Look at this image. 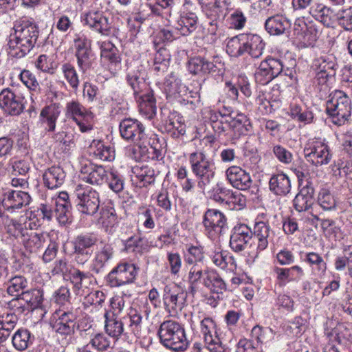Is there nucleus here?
I'll list each match as a JSON object with an SVG mask.
<instances>
[{
  "instance_id": "nucleus-1",
  "label": "nucleus",
  "mask_w": 352,
  "mask_h": 352,
  "mask_svg": "<svg viewBox=\"0 0 352 352\" xmlns=\"http://www.w3.org/2000/svg\"><path fill=\"white\" fill-rule=\"evenodd\" d=\"M13 29L8 43L9 54L16 58L24 57L37 43L38 28L33 19L22 17L14 22Z\"/></svg>"
},
{
  "instance_id": "nucleus-2",
  "label": "nucleus",
  "mask_w": 352,
  "mask_h": 352,
  "mask_svg": "<svg viewBox=\"0 0 352 352\" xmlns=\"http://www.w3.org/2000/svg\"><path fill=\"white\" fill-rule=\"evenodd\" d=\"M104 317V331L111 338L118 340L122 334H127L124 332V326L135 337L141 336L143 326V316L140 310L131 307L127 315L122 319H118L115 314H111V311L106 310Z\"/></svg>"
},
{
  "instance_id": "nucleus-3",
  "label": "nucleus",
  "mask_w": 352,
  "mask_h": 352,
  "mask_svg": "<svg viewBox=\"0 0 352 352\" xmlns=\"http://www.w3.org/2000/svg\"><path fill=\"white\" fill-rule=\"evenodd\" d=\"M160 342L166 348L175 351H182L188 345L184 328L173 320L164 321L157 331Z\"/></svg>"
},
{
  "instance_id": "nucleus-4",
  "label": "nucleus",
  "mask_w": 352,
  "mask_h": 352,
  "mask_svg": "<svg viewBox=\"0 0 352 352\" xmlns=\"http://www.w3.org/2000/svg\"><path fill=\"white\" fill-rule=\"evenodd\" d=\"M326 112L332 122L338 126L349 120L351 112V102L349 96L342 91L336 90L329 95L326 104Z\"/></svg>"
},
{
  "instance_id": "nucleus-5",
  "label": "nucleus",
  "mask_w": 352,
  "mask_h": 352,
  "mask_svg": "<svg viewBox=\"0 0 352 352\" xmlns=\"http://www.w3.org/2000/svg\"><path fill=\"white\" fill-rule=\"evenodd\" d=\"M214 164L212 162V155L199 153V188L207 197L223 203L225 198L219 194L213 193L217 186L214 181Z\"/></svg>"
},
{
  "instance_id": "nucleus-6",
  "label": "nucleus",
  "mask_w": 352,
  "mask_h": 352,
  "mask_svg": "<svg viewBox=\"0 0 352 352\" xmlns=\"http://www.w3.org/2000/svg\"><path fill=\"white\" fill-rule=\"evenodd\" d=\"M75 193L78 199V210L87 215L93 216L100 208L99 193L91 188H84L79 184L76 186Z\"/></svg>"
},
{
  "instance_id": "nucleus-7",
  "label": "nucleus",
  "mask_w": 352,
  "mask_h": 352,
  "mask_svg": "<svg viewBox=\"0 0 352 352\" xmlns=\"http://www.w3.org/2000/svg\"><path fill=\"white\" fill-rule=\"evenodd\" d=\"M98 238L94 233L84 232L75 236L72 242L76 261L81 265L91 257L92 248L96 244Z\"/></svg>"
},
{
  "instance_id": "nucleus-8",
  "label": "nucleus",
  "mask_w": 352,
  "mask_h": 352,
  "mask_svg": "<svg viewBox=\"0 0 352 352\" xmlns=\"http://www.w3.org/2000/svg\"><path fill=\"white\" fill-rule=\"evenodd\" d=\"M119 129L123 139L133 142L139 148H142L146 135L145 127L141 122L136 119L125 118L120 122Z\"/></svg>"
},
{
  "instance_id": "nucleus-9",
  "label": "nucleus",
  "mask_w": 352,
  "mask_h": 352,
  "mask_svg": "<svg viewBox=\"0 0 352 352\" xmlns=\"http://www.w3.org/2000/svg\"><path fill=\"white\" fill-rule=\"evenodd\" d=\"M187 293L177 285H166L164 288V309L171 316H175L184 308Z\"/></svg>"
},
{
  "instance_id": "nucleus-10",
  "label": "nucleus",
  "mask_w": 352,
  "mask_h": 352,
  "mask_svg": "<svg viewBox=\"0 0 352 352\" xmlns=\"http://www.w3.org/2000/svg\"><path fill=\"white\" fill-rule=\"evenodd\" d=\"M137 274L135 265L126 262L120 263L108 274L107 280L112 287H120L133 283Z\"/></svg>"
},
{
  "instance_id": "nucleus-11",
  "label": "nucleus",
  "mask_w": 352,
  "mask_h": 352,
  "mask_svg": "<svg viewBox=\"0 0 352 352\" xmlns=\"http://www.w3.org/2000/svg\"><path fill=\"white\" fill-rule=\"evenodd\" d=\"M91 45L90 40L85 36H78L74 39L77 65L82 74H86L92 67L95 60Z\"/></svg>"
},
{
  "instance_id": "nucleus-12",
  "label": "nucleus",
  "mask_w": 352,
  "mask_h": 352,
  "mask_svg": "<svg viewBox=\"0 0 352 352\" xmlns=\"http://www.w3.org/2000/svg\"><path fill=\"white\" fill-rule=\"evenodd\" d=\"M283 64L278 58H267L263 60L256 69L254 76L256 83L267 85L283 72Z\"/></svg>"
},
{
  "instance_id": "nucleus-13",
  "label": "nucleus",
  "mask_w": 352,
  "mask_h": 352,
  "mask_svg": "<svg viewBox=\"0 0 352 352\" xmlns=\"http://www.w3.org/2000/svg\"><path fill=\"white\" fill-rule=\"evenodd\" d=\"M337 64L332 56H324L314 60L311 68L318 84H324L336 75Z\"/></svg>"
},
{
  "instance_id": "nucleus-14",
  "label": "nucleus",
  "mask_w": 352,
  "mask_h": 352,
  "mask_svg": "<svg viewBox=\"0 0 352 352\" xmlns=\"http://www.w3.org/2000/svg\"><path fill=\"white\" fill-rule=\"evenodd\" d=\"M0 107L3 111L11 116L20 115L24 108V98L7 88L0 93Z\"/></svg>"
},
{
  "instance_id": "nucleus-15",
  "label": "nucleus",
  "mask_w": 352,
  "mask_h": 352,
  "mask_svg": "<svg viewBox=\"0 0 352 352\" xmlns=\"http://www.w3.org/2000/svg\"><path fill=\"white\" fill-rule=\"evenodd\" d=\"M126 80L133 91L135 97L149 89L145 70L140 65H131L127 67Z\"/></svg>"
},
{
  "instance_id": "nucleus-16",
  "label": "nucleus",
  "mask_w": 352,
  "mask_h": 352,
  "mask_svg": "<svg viewBox=\"0 0 352 352\" xmlns=\"http://www.w3.org/2000/svg\"><path fill=\"white\" fill-rule=\"evenodd\" d=\"M226 223V218L217 210L208 209L203 218L204 232L209 238L213 239L221 233Z\"/></svg>"
},
{
  "instance_id": "nucleus-17",
  "label": "nucleus",
  "mask_w": 352,
  "mask_h": 352,
  "mask_svg": "<svg viewBox=\"0 0 352 352\" xmlns=\"http://www.w3.org/2000/svg\"><path fill=\"white\" fill-rule=\"evenodd\" d=\"M304 154L307 162L317 166L327 164L331 159L329 146L320 142L306 146Z\"/></svg>"
},
{
  "instance_id": "nucleus-18",
  "label": "nucleus",
  "mask_w": 352,
  "mask_h": 352,
  "mask_svg": "<svg viewBox=\"0 0 352 352\" xmlns=\"http://www.w3.org/2000/svg\"><path fill=\"white\" fill-rule=\"evenodd\" d=\"M253 240V232L245 224L236 225L232 230L230 246L236 252L245 250L248 244Z\"/></svg>"
},
{
  "instance_id": "nucleus-19",
  "label": "nucleus",
  "mask_w": 352,
  "mask_h": 352,
  "mask_svg": "<svg viewBox=\"0 0 352 352\" xmlns=\"http://www.w3.org/2000/svg\"><path fill=\"white\" fill-rule=\"evenodd\" d=\"M114 252L113 244L101 242L95 252L91 267V270L96 274L103 272L106 264L113 258Z\"/></svg>"
},
{
  "instance_id": "nucleus-20",
  "label": "nucleus",
  "mask_w": 352,
  "mask_h": 352,
  "mask_svg": "<svg viewBox=\"0 0 352 352\" xmlns=\"http://www.w3.org/2000/svg\"><path fill=\"white\" fill-rule=\"evenodd\" d=\"M53 324L54 331L62 336H72L75 332L77 316L72 311H60Z\"/></svg>"
},
{
  "instance_id": "nucleus-21",
  "label": "nucleus",
  "mask_w": 352,
  "mask_h": 352,
  "mask_svg": "<svg viewBox=\"0 0 352 352\" xmlns=\"http://www.w3.org/2000/svg\"><path fill=\"white\" fill-rule=\"evenodd\" d=\"M226 176L233 187L241 190H248L252 184L250 174L239 166H232L228 168Z\"/></svg>"
},
{
  "instance_id": "nucleus-22",
  "label": "nucleus",
  "mask_w": 352,
  "mask_h": 352,
  "mask_svg": "<svg viewBox=\"0 0 352 352\" xmlns=\"http://www.w3.org/2000/svg\"><path fill=\"white\" fill-rule=\"evenodd\" d=\"M314 188L310 181H307L305 184L300 188L298 193L293 200L294 208L298 212L308 210L314 202Z\"/></svg>"
},
{
  "instance_id": "nucleus-23",
  "label": "nucleus",
  "mask_w": 352,
  "mask_h": 352,
  "mask_svg": "<svg viewBox=\"0 0 352 352\" xmlns=\"http://www.w3.org/2000/svg\"><path fill=\"white\" fill-rule=\"evenodd\" d=\"M28 192L21 190H9L3 195L2 205L8 210L19 209L28 206L31 201Z\"/></svg>"
},
{
  "instance_id": "nucleus-24",
  "label": "nucleus",
  "mask_w": 352,
  "mask_h": 352,
  "mask_svg": "<svg viewBox=\"0 0 352 352\" xmlns=\"http://www.w3.org/2000/svg\"><path fill=\"white\" fill-rule=\"evenodd\" d=\"M82 179L92 185H102L107 180V173L102 166L89 163L81 168Z\"/></svg>"
},
{
  "instance_id": "nucleus-25",
  "label": "nucleus",
  "mask_w": 352,
  "mask_h": 352,
  "mask_svg": "<svg viewBox=\"0 0 352 352\" xmlns=\"http://www.w3.org/2000/svg\"><path fill=\"white\" fill-rule=\"evenodd\" d=\"M85 23L91 29L102 35H109L111 32V23L109 19L100 12L92 11L85 15Z\"/></svg>"
},
{
  "instance_id": "nucleus-26",
  "label": "nucleus",
  "mask_w": 352,
  "mask_h": 352,
  "mask_svg": "<svg viewBox=\"0 0 352 352\" xmlns=\"http://www.w3.org/2000/svg\"><path fill=\"white\" fill-rule=\"evenodd\" d=\"M269 189L277 196H286L291 191V181L283 172L272 175L269 180Z\"/></svg>"
},
{
  "instance_id": "nucleus-27",
  "label": "nucleus",
  "mask_w": 352,
  "mask_h": 352,
  "mask_svg": "<svg viewBox=\"0 0 352 352\" xmlns=\"http://www.w3.org/2000/svg\"><path fill=\"white\" fill-rule=\"evenodd\" d=\"M140 113L146 118L151 120L156 114V100L153 96V91L148 89L137 97Z\"/></svg>"
},
{
  "instance_id": "nucleus-28",
  "label": "nucleus",
  "mask_w": 352,
  "mask_h": 352,
  "mask_svg": "<svg viewBox=\"0 0 352 352\" xmlns=\"http://www.w3.org/2000/svg\"><path fill=\"white\" fill-rule=\"evenodd\" d=\"M243 54L248 53L252 58H258L263 53L265 43L261 37L257 34H245L242 39Z\"/></svg>"
},
{
  "instance_id": "nucleus-29",
  "label": "nucleus",
  "mask_w": 352,
  "mask_h": 352,
  "mask_svg": "<svg viewBox=\"0 0 352 352\" xmlns=\"http://www.w3.org/2000/svg\"><path fill=\"white\" fill-rule=\"evenodd\" d=\"M185 261L186 263L193 265L190 270L188 280L190 284V292L195 295L197 292L198 281V270L196 267L198 261V248L197 246L190 245L188 248L187 252L185 254Z\"/></svg>"
},
{
  "instance_id": "nucleus-30",
  "label": "nucleus",
  "mask_w": 352,
  "mask_h": 352,
  "mask_svg": "<svg viewBox=\"0 0 352 352\" xmlns=\"http://www.w3.org/2000/svg\"><path fill=\"white\" fill-rule=\"evenodd\" d=\"M199 282L210 292L221 293L226 284L219 275L213 270L199 272Z\"/></svg>"
},
{
  "instance_id": "nucleus-31",
  "label": "nucleus",
  "mask_w": 352,
  "mask_h": 352,
  "mask_svg": "<svg viewBox=\"0 0 352 352\" xmlns=\"http://www.w3.org/2000/svg\"><path fill=\"white\" fill-rule=\"evenodd\" d=\"M66 174L60 166H52L47 169L43 175L44 184L49 189L60 187L65 179Z\"/></svg>"
},
{
  "instance_id": "nucleus-32",
  "label": "nucleus",
  "mask_w": 352,
  "mask_h": 352,
  "mask_svg": "<svg viewBox=\"0 0 352 352\" xmlns=\"http://www.w3.org/2000/svg\"><path fill=\"white\" fill-rule=\"evenodd\" d=\"M252 232L253 241L254 243H257L256 253L255 255V256H257L258 253L265 250L268 245L270 227L265 222H257L254 225V231Z\"/></svg>"
},
{
  "instance_id": "nucleus-33",
  "label": "nucleus",
  "mask_w": 352,
  "mask_h": 352,
  "mask_svg": "<svg viewBox=\"0 0 352 352\" xmlns=\"http://www.w3.org/2000/svg\"><path fill=\"white\" fill-rule=\"evenodd\" d=\"M289 27V21L282 15L276 14L266 19L265 30L271 35L283 34Z\"/></svg>"
},
{
  "instance_id": "nucleus-34",
  "label": "nucleus",
  "mask_w": 352,
  "mask_h": 352,
  "mask_svg": "<svg viewBox=\"0 0 352 352\" xmlns=\"http://www.w3.org/2000/svg\"><path fill=\"white\" fill-rule=\"evenodd\" d=\"M60 114V108L56 104L47 106L42 109L40 116L45 130L49 132L54 131L56 122Z\"/></svg>"
},
{
  "instance_id": "nucleus-35",
  "label": "nucleus",
  "mask_w": 352,
  "mask_h": 352,
  "mask_svg": "<svg viewBox=\"0 0 352 352\" xmlns=\"http://www.w3.org/2000/svg\"><path fill=\"white\" fill-rule=\"evenodd\" d=\"M334 267L338 272L346 271L348 275L352 277V245L343 246L342 254L335 258Z\"/></svg>"
},
{
  "instance_id": "nucleus-36",
  "label": "nucleus",
  "mask_w": 352,
  "mask_h": 352,
  "mask_svg": "<svg viewBox=\"0 0 352 352\" xmlns=\"http://www.w3.org/2000/svg\"><path fill=\"white\" fill-rule=\"evenodd\" d=\"M302 259L313 270L316 275H324L327 270V262L324 260L321 254L309 252L304 253Z\"/></svg>"
},
{
  "instance_id": "nucleus-37",
  "label": "nucleus",
  "mask_w": 352,
  "mask_h": 352,
  "mask_svg": "<svg viewBox=\"0 0 352 352\" xmlns=\"http://www.w3.org/2000/svg\"><path fill=\"white\" fill-rule=\"evenodd\" d=\"M45 242V237L43 233L30 232L27 234L22 243L26 251L30 253H36L43 248Z\"/></svg>"
},
{
  "instance_id": "nucleus-38",
  "label": "nucleus",
  "mask_w": 352,
  "mask_h": 352,
  "mask_svg": "<svg viewBox=\"0 0 352 352\" xmlns=\"http://www.w3.org/2000/svg\"><path fill=\"white\" fill-rule=\"evenodd\" d=\"M94 155L103 161H112L115 158L113 149L110 146L105 145L100 140H93L89 146Z\"/></svg>"
},
{
  "instance_id": "nucleus-39",
  "label": "nucleus",
  "mask_w": 352,
  "mask_h": 352,
  "mask_svg": "<svg viewBox=\"0 0 352 352\" xmlns=\"http://www.w3.org/2000/svg\"><path fill=\"white\" fill-rule=\"evenodd\" d=\"M230 127L232 129L236 138L241 135H246L250 130V122L243 113H238L234 118H230Z\"/></svg>"
},
{
  "instance_id": "nucleus-40",
  "label": "nucleus",
  "mask_w": 352,
  "mask_h": 352,
  "mask_svg": "<svg viewBox=\"0 0 352 352\" xmlns=\"http://www.w3.org/2000/svg\"><path fill=\"white\" fill-rule=\"evenodd\" d=\"M28 285V282L23 276L16 275L10 276L6 287L9 295L19 296L24 292Z\"/></svg>"
},
{
  "instance_id": "nucleus-41",
  "label": "nucleus",
  "mask_w": 352,
  "mask_h": 352,
  "mask_svg": "<svg viewBox=\"0 0 352 352\" xmlns=\"http://www.w3.org/2000/svg\"><path fill=\"white\" fill-rule=\"evenodd\" d=\"M21 295V299L25 303L28 310L41 307L43 301V292L41 289H34L24 291Z\"/></svg>"
},
{
  "instance_id": "nucleus-42",
  "label": "nucleus",
  "mask_w": 352,
  "mask_h": 352,
  "mask_svg": "<svg viewBox=\"0 0 352 352\" xmlns=\"http://www.w3.org/2000/svg\"><path fill=\"white\" fill-rule=\"evenodd\" d=\"M135 177L139 179L140 187H147L155 181V170L147 166H136L133 168Z\"/></svg>"
},
{
  "instance_id": "nucleus-43",
  "label": "nucleus",
  "mask_w": 352,
  "mask_h": 352,
  "mask_svg": "<svg viewBox=\"0 0 352 352\" xmlns=\"http://www.w3.org/2000/svg\"><path fill=\"white\" fill-rule=\"evenodd\" d=\"M310 14L325 26H330L333 23V10L322 4H318L310 8Z\"/></svg>"
},
{
  "instance_id": "nucleus-44",
  "label": "nucleus",
  "mask_w": 352,
  "mask_h": 352,
  "mask_svg": "<svg viewBox=\"0 0 352 352\" xmlns=\"http://www.w3.org/2000/svg\"><path fill=\"white\" fill-rule=\"evenodd\" d=\"M186 87L183 85L180 79L171 73L167 76L164 82V89L169 96L177 97L185 91Z\"/></svg>"
},
{
  "instance_id": "nucleus-45",
  "label": "nucleus",
  "mask_w": 352,
  "mask_h": 352,
  "mask_svg": "<svg viewBox=\"0 0 352 352\" xmlns=\"http://www.w3.org/2000/svg\"><path fill=\"white\" fill-rule=\"evenodd\" d=\"M208 25H209L208 28V33L206 36L203 37V41H206V46H204V49L207 51L208 55L212 56V50H214L213 43L215 40L214 34L217 31V24L215 20H206L201 23V26L203 27L204 30H205Z\"/></svg>"
},
{
  "instance_id": "nucleus-46",
  "label": "nucleus",
  "mask_w": 352,
  "mask_h": 352,
  "mask_svg": "<svg viewBox=\"0 0 352 352\" xmlns=\"http://www.w3.org/2000/svg\"><path fill=\"white\" fill-rule=\"evenodd\" d=\"M12 341L15 349L19 351H23L32 342V339L28 330L20 329L14 334Z\"/></svg>"
},
{
  "instance_id": "nucleus-47",
  "label": "nucleus",
  "mask_w": 352,
  "mask_h": 352,
  "mask_svg": "<svg viewBox=\"0 0 352 352\" xmlns=\"http://www.w3.org/2000/svg\"><path fill=\"white\" fill-rule=\"evenodd\" d=\"M317 202L325 211H331L336 208V200L333 195L327 188H322L318 195Z\"/></svg>"
},
{
  "instance_id": "nucleus-48",
  "label": "nucleus",
  "mask_w": 352,
  "mask_h": 352,
  "mask_svg": "<svg viewBox=\"0 0 352 352\" xmlns=\"http://www.w3.org/2000/svg\"><path fill=\"white\" fill-rule=\"evenodd\" d=\"M53 139L56 142L61 143L65 148H70L75 146V133L74 130L68 126H65L61 131L54 133Z\"/></svg>"
},
{
  "instance_id": "nucleus-49",
  "label": "nucleus",
  "mask_w": 352,
  "mask_h": 352,
  "mask_svg": "<svg viewBox=\"0 0 352 352\" xmlns=\"http://www.w3.org/2000/svg\"><path fill=\"white\" fill-rule=\"evenodd\" d=\"M67 114L75 121L80 118H91V112L88 111L79 102L72 100L67 104Z\"/></svg>"
},
{
  "instance_id": "nucleus-50",
  "label": "nucleus",
  "mask_w": 352,
  "mask_h": 352,
  "mask_svg": "<svg viewBox=\"0 0 352 352\" xmlns=\"http://www.w3.org/2000/svg\"><path fill=\"white\" fill-rule=\"evenodd\" d=\"M243 38H245V34H241L229 39L226 45L227 53L234 57L243 55L242 45Z\"/></svg>"
},
{
  "instance_id": "nucleus-51",
  "label": "nucleus",
  "mask_w": 352,
  "mask_h": 352,
  "mask_svg": "<svg viewBox=\"0 0 352 352\" xmlns=\"http://www.w3.org/2000/svg\"><path fill=\"white\" fill-rule=\"evenodd\" d=\"M290 115L294 120H297L305 124L313 122L314 113L307 108H302L299 105H294L291 107Z\"/></svg>"
},
{
  "instance_id": "nucleus-52",
  "label": "nucleus",
  "mask_w": 352,
  "mask_h": 352,
  "mask_svg": "<svg viewBox=\"0 0 352 352\" xmlns=\"http://www.w3.org/2000/svg\"><path fill=\"white\" fill-rule=\"evenodd\" d=\"M71 204H60L55 205L54 215L58 223L65 226L72 221Z\"/></svg>"
},
{
  "instance_id": "nucleus-53",
  "label": "nucleus",
  "mask_w": 352,
  "mask_h": 352,
  "mask_svg": "<svg viewBox=\"0 0 352 352\" xmlns=\"http://www.w3.org/2000/svg\"><path fill=\"white\" fill-rule=\"evenodd\" d=\"M61 70L69 85L74 89L76 90L78 87L80 81L75 67L70 63H64L61 66Z\"/></svg>"
},
{
  "instance_id": "nucleus-54",
  "label": "nucleus",
  "mask_w": 352,
  "mask_h": 352,
  "mask_svg": "<svg viewBox=\"0 0 352 352\" xmlns=\"http://www.w3.org/2000/svg\"><path fill=\"white\" fill-rule=\"evenodd\" d=\"M100 214L98 222L107 228L113 226L117 221L115 209L111 206L102 207Z\"/></svg>"
},
{
  "instance_id": "nucleus-55",
  "label": "nucleus",
  "mask_w": 352,
  "mask_h": 352,
  "mask_svg": "<svg viewBox=\"0 0 352 352\" xmlns=\"http://www.w3.org/2000/svg\"><path fill=\"white\" fill-rule=\"evenodd\" d=\"M338 25L346 31H352V5L339 10L336 14Z\"/></svg>"
},
{
  "instance_id": "nucleus-56",
  "label": "nucleus",
  "mask_w": 352,
  "mask_h": 352,
  "mask_svg": "<svg viewBox=\"0 0 352 352\" xmlns=\"http://www.w3.org/2000/svg\"><path fill=\"white\" fill-rule=\"evenodd\" d=\"M101 57L109 61L111 65L116 67L120 66L121 58L118 52V50L111 44H108L101 50Z\"/></svg>"
},
{
  "instance_id": "nucleus-57",
  "label": "nucleus",
  "mask_w": 352,
  "mask_h": 352,
  "mask_svg": "<svg viewBox=\"0 0 352 352\" xmlns=\"http://www.w3.org/2000/svg\"><path fill=\"white\" fill-rule=\"evenodd\" d=\"M108 186L114 192L118 193L123 190L124 179L122 175L118 172H110L107 174Z\"/></svg>"
},
{
  "instance_id": "nucleus-58",
  "label": "nucleus",
  "mask_w": 352,
  "mask_h": 352,
  "mask_svg": "<svg viewBox=\"0 0 352 352\" xmlns=\"http://www.w3.org/2000/svg\"><path fill=\"white\" fill-rule=\"evenodd\" d=\"M28 232L27 228L16 220H11L10 224L8 226V233L15 239L20 240L21 242Z\"/></svg>"
},
{
  "instance_id": "nucleus-59",
  "label": "nucleus",
  "mask_w": 352,
  "mask_h": 352,
  "mask_svg": "<svg viewBox=\"0 0 352 352\" xmlns=\"http://www.w3.org/2000/svg\"><path fill=\"white\" fill-rule=\"evenodd\" d=\"M19 79L30 90L36 91L39 89V82L36 76L28 69H23L21 72Z\"/></svg>"
},
{
  "instance_id": "nucleus-60",
  "label": "nucleus",
  "mask_w": 352,
  "mask_h": 352,
  "mask_svg": "<svg viewBox=\"0 0 352 352\" xmlns=\"http://www.w3.org/2000/svg\"><path fill=\"white\" fill-rule=\"evenodd\" d=\"M203 54V55L199 54V63H201V71L204 74H210L211 72H215V65L210 60V59L214 57V50H212V56L208 55L207 51L204 49V47H202L199 49V54Z\"/></svg>"
},
{
  "instance_id": "nucleus-61",
  "label": "nucleus",
  "mask_w": 352,
  "mask_h": 352,
  "mask_svg": "<svg viewBox=\"0 0 352 352\" xmlns=\"http://www.w3.org/2000/svg\"><path fill=\"white\" fill-rule=\"evenodd\" d=\"M89 273L81 272L78 269H74L69 275V279L75 290H80L83 287L86 280L89 279Z\"/></svg>"
},
{
  "instance_id": "nucleus-62",
  "label": "nucleus",
  "mask_w": 352,
  "mask_h": 352,
  "mask_svg": "<svg viewBox=\"0 0 352 352\" xmlns=\"http://www.w3.org/2000/svg\"><path fill=\"white\" fill-rule=\"evenodd\" d=\"M89 344L99 351H106L111 348L110 340L103 333L96 334Z\"/></svg>"
},
{
  "instance_id": "nucleus-63",
  "label": "nucleus",
  "mask_w": 352,
  "mask_h": 352,
  "mask_svg": "<svg viewBox=\"0 0 352 352\" xmlns=\"http://www.w3.org/2000/svg\"><path fill=\"white\" fill-rule=\"evenodd\" d=\"M36 215L43 221H50L54 216V208L47 203L41 204L36 210Z\"/></svg>"
},
{
  "instance_id": "nucleus-64",
  "label": "nucleus",
  "mask_w": 352,
  "mask_h": 352,
  "mask_svg": "<svg viewBox=\"0 0 352 352\" xmlns=\"http://www.w3.org/2000/svg\"><path fill=\"white\" fill-rule=\"evenodd\" d=\"M197 16L195 13L189 12L182 19L184 27L182 34L186 35L195 31L197 28Z\"/></svg>"
}]
</instances>
